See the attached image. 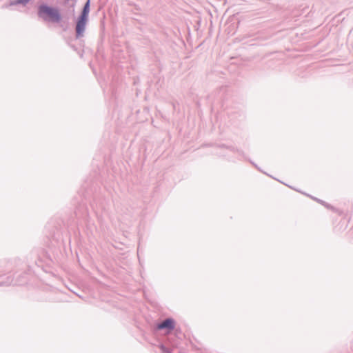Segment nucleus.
Returning a JSON list of instances; mask_svg holds the SVG:
<instances>
[{
  "mask_svg": "<svg viewBox=\"0 0 353 353\" xmlns=\"http://www.w3.org/2000/svg\"><path fill=\"white\" fill-rule=\"evenodd\" d=\"M157 328L158 330L167 329L168 332H170L174 328V321L172 319H167L162 323L158 324Z\"/></svg>",
  "mask_w": 353,
  "mask_h": 353,
  "instance_id": "nucleus-4",
  "label": "nucleus"
},
{
  "mask_svg": "<svg viewBox=\"0 0 353 353\" xmlns=\"http://www.w3.org/2000/svg\"><path fill=\"white\" fill-rule=\"evenodd\" d=\"M248 161L250 162V163L252 165H253L258 170H259L260 172H263L261 168L259 167H258V165L254 163L253 162L252 160L250 159H248Z\"/></svg>",
  "mask_w": 353,
  "mask_h": 353,
  "instance_id": "nucleus-10",
  "label": "nucleus"
},
{
  "mask_svg": "<svg viewBox=\"0 0 353 353\" xmlns=\"http://www.w3.org/2000/svg\"><path fill=\"white\" fill-rule=\"evenodd\" d=\"M313 200L316 201V202H318L319 203L323 205V206H325L327 209H330V210H332L333 212H335L336 213H339V214H341L343 212L341 210H339L336 208H334V206L331 205L330 204L326 203L325 201L320 199H318V198H316L314 196H310Z\"/></svg>",
  "mask_w": 353,
  "mask_h": 353,
  "instance_id": "nucleus-7",
  "label": "nucleus"
},
{
  "mask_svg": "<svg viewBox=\"0 0 353 353\" xmlns=\"http://www.w3.org/2000/svg\"><path fill=\"white\" fill-rule=\"evenodd\" d=\"M228 114L230 117H232L233 118V112H228Z\"/></svg>",
  "mask_w": 353,
  "mask_h": 353,
  "instance_id": "nucleus-12",
  "label": "nucleus"
},
{
  "mask_svg": "<svg viewBox=\"0 0 353 353\" xmlns=\"http://www.w3.org/2000/svg\"><path fill=\"white\" fill-rule=\"evenodd\" d=\"M37 14L39 19L46 23L60 24L63 16L60 8L58 6L50 5L46 2L38 4Z\"/></svg>",
  "mask_w": 353,
  "mask_h": 353,
  "instance_id": "nucleus-1",
  "label": "nucleus"
},
{
  "mask_svg": "<svg viewBox=\"0 0 353 353\" xmlns=\"http://www.w3.org/2000/svg\"><path fill=\"white\" fill-rule=\"evenodd\" d=\"M227 91V87L226 86H221L219 88L217 93V98L218 99H220L221 101L225 100V97H223L224 94Z\"/></svg>",
  "mask_w": 353,
  "mask_h": 353,
  "instance_id": "nucleus-8",
  "label": "nucleus"
},
{
  "mask_svg": "<svg viewBox=\"0 0 353 353\" xmlns=\"http://www.w3.org/2000/svg\"><path fill=\"white\" fill-rule=\"evenodd\" d=\"M90 10V0H87L84 3L80 14L75 21L76 39H81L84 36L86 25L88 21L89 13Z\"/></svg>",
  "mask_w": 353,
  "mask_h": 353,
  "instance_id": "nucleus-2",
  "label": "nucleus"
},
{
  "mask_svg": "<svg viewBox=\"0 0 353 353\" xmlns=\"http://www.w3.org/2000/svg\"><path fill=\"white\" fill-rule=\"evenodd\" d=\"M237 114H238V116H239V117H243V113H242V112H237Z\"/></svg>",
  "mask_w": 353,
  "mask_h": 353,
  "instance_id": "nucleus-11",
  "label": "nucleus"
},
{
  "mask_svg": "<svg viewBox=\"0 0 353 353\" xmlns=\"http://www.w3.org/2000/svg\"><path fill=\"white\" fill-rule=\"evenodd\" d=\"M76 40H79L81 42L83 41L81 39H76L75 37L74 38L70 37L66 39V43L74 51L77 52L81 57H83V50H81L73 43Z\"/></svg>",
  "mask_w": 353,
  "mask_h": 353,
  "instance_id": "nucleus-6",
  "label": "nucleus"
},
{
  "mask_svg": "<svg viewBox=\"0 0 353 353\" xmlns=\"http://www.w3.org/2000/svg\"><path fill=\"white\" fill-rule=\"evenodd\" d=\"M172 106H173V108L175 109L176 105H175V104L174 103H172Z\"/></svg>",
  "mask_w": 353,
  "mask_h": 353,
  "instance_id": "nucleus-13",
  "label": "nucleus"
},
{
  "mask_svg": "<svg viewBox=\"0 0 353 353\" xmlns=\"http://www.w3.org/2000/svg\"><path fill=\"white\" fill-rule=\"evenodd\" d=\"M74 214L77 221H88L89 212L85 203H79Z\"/></svg>",
  "mask_w": 353,
  "mask_h": 353,
  "instance_id": "nucleus-3",
  "label": "nucleus"
},
{
  "mask_svg": "<svg viewBox=\"0 0 353 353\" xmlns=\"http://www.w3.org/2000/svg\"><path fill=\"white\" fill-rule=\"evenodd\" d=\"M214 146L217 148H225V149H228V150H230V151L233 152H236L238 153L239 154H240L241 156H242V157L247 160L248 159V157L245 156V154H244V152L238 149L237 148H235L232 145H228L226 144H215Z\"/></svg>",
  "mask_w": 353,
  "mask_h": 353,
  "instance_id": "nucleus-5",
  "label": "nucleus"
},
{
  "mask_svg": "<svg viewBox=\"0 0 353 353\" xmlns=\"http://www.w3.org/2000/svg\"><path fill=\"white\" fill-rule=\"evenodd\" d=\"M30 0H10V6L22 5L26 6Z\"/></svg>",
  "mask_w": 353,
  "mask_h": 353,
  "instance_id": "nucleus-9",
  "label": "nucleus"
}]
</instances>
